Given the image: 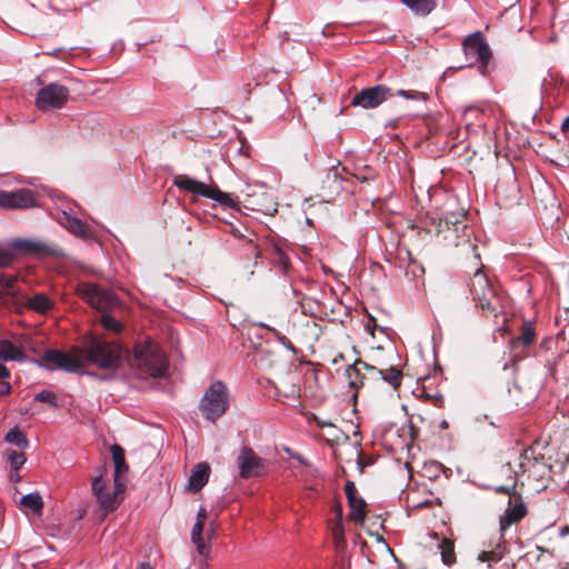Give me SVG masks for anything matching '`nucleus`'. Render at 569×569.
Masks as SVG:
<instances>
[{"label": "nucleus", "mask_w": 569, "mask_h": 569, "mask_svg": "<svg viewBox=\"0 0 569 569\" xmlns=\"http://www.w3.org/2000/svg\"><path fill=\"white\" fill-rule=\"evenodd\" d=\"M69 353L81 357L101 370L116 371L123 361L121 346L99 337H91L82 347H73Z\"/></svg>", "instance_id": "nucleus-1"}, {"label": "nucleus", "mask_w": 569, "mask_h": 569, "mask_svg": "<svg viewBox=\"0 0 569 569\" xmlns=\"http://www.w3.org/2000/svg\"><path fill=\"white\" fill-rule=\"evenodd\" d=\"M76 292L91 308L103 312L100 321L106 330L111 332L122 330V325L113 316L106 312L119 305V298L112 290L94 282L80 281L76 286Z\"/></svg>", "instance_id": "nucleus-2"}, {"label": "nucleus", "mask_w": 569, "mask_h": 569, "mask_svg": "<svg viewBox=\"0 0 569 569\" xmlns=\"http://www.w3.org/2000/svg\"><path fill=\"white\" fill-rule=\"evenodd\" d=\"M130 366L141 378H162L168 373L169 365L162 349L147 341L134 347Z\"/></svg>", "instance_id": "nucleus-3"}, {"label": "nucleus", "mask_w": 569, "mask_h": 569, "mask_svg": "<svg viewBox=\"0 0 569 569\" xmlns=\"http://www.w3.org/2000/svg\"><path fill=\"white\" fill-rule=\"evenodd\" d=\"M37 363L39 367L50 371L63 370L69 373L86 375L90 378L101 381L107 379L106 376L94 371L86 370L84 367L89 362L81 357L58 349H46L42 355V359L37 361Z\"/></svg>", "instance_id": "nucleus-4"}, {"label": "nucleus", "mask_w": 569, "mask_h": 569, "mask_svg": "<svg viewBox=\"0 0 569 569\" xmlns=\"http://www.w3.org/2000/svg\"><path fill=\"white\" fill-rule=\"evenodd\" d=\"M230 407V392L227 385L222 380H214L206 388L198 408L202 417L216 422L220 419Z\"/></svg>", "instance_id": "nucleus-5"}, {"label": "nucleus", "mask_w": 569, "mask_h": 569, "mask_svg": "<svg viewBox=\"0 0 569 569\" xmlns=\"http://www.w3.org/2000/svg\"><path fill=\"white\" fill-rule=\"evenodd\" d=\"M463 52L469 63L468 67L478 63V70L481 76L488 77L495 70L492 61V51L486 42L480 31H477L466 38L462 43Z\"/></svg>", "instance_id": "nucleus-6"}, {"label": "nucleus", "mask_w": 569, "mask_h": 569, "mask_svg": "<svg viewBox=\"0 0 569 569\" xmlns=\"http://www.w3.org/2000/svg\"><path fill=\"white\" fill-rule=\"evenodd\" d=\"M469 291L476 306L481 310L497 315L501 308L500 298L490 284L488 277L477 270L469 283Z\"/></svg>", "instance_id": "nucleus-7"}, {"label": "nucleus", "mask_w": 569, "mask_h": 569, "mask_svg": "<svg viewBox=\"0 0 569 569\" xmlns=\"http://www.w3.org/2000/svg\"><path fill=\"white\" fill-rule=\"evenodd\" d=\"M236 466L241 479L262 478L269 472V462L260 457L251 447H241L236 458Z\"/></svg>", "instance_id": "nucleus-8"}, {"label": "nucleus", "mask_w": 569, "mask_h": 569, "mask_svg": "<svg viewBox=\"0 0 569 569\" xmlns=\"http://www.w3.org/2000/svg\"><path fill=\"white\" fill-rule=\"evenodd\" d=\"M70 90L58 82L42 87L36 97V106L41 111L60 109L68 100Z\"/></svg>", "instance_id": "nucleus-9"}, {"label": "nucleus", "mask_w": 569, "mask_h": 569, "mask_svg": "<svg viewBox=\"0 0 569 569\" xmlns=\"http://www.w3.org/2000/svg\"><path fill=\"white\" fill-rule=\"evenodd\" d=\"M393 97L392 90L385 84H376L361 89L350 101L352 107H361L362 109H375L381 103Z\"/></svg>", "instance_id": "nucleus-10"}, {"label": "nucleus", "mask_w": 569, "mask_h": 569, "mask_svg": "<svg viewBox=\"0 0 569 569\" xmlns=\"http://www.w3.org/2000/svg\"><path fill=\"white\" fill-rule=\"evenodd\" d=\"M34 206V193L29 189H19L16 191H0L1 208L26 209Z\"/></svg>", "instance_id": "nucleus-11"}, {"label": "nucleus", "mask_w": 569, "mask_h": 569, "mask_svg": "<svg viewBox=\"0 0 569 569\" xmlns=\"http://www.w3.org/2000/svg\"><path fill=\"white\" fill-rule=\"evenodd\" d=\"M106 485L101 475L96 476L92 480L91 489L96 496L101 510H103V517L113 511L117 506V493L104 489Z\"/></svg>", "instance_id": "nucleus-12"}, {"label": "nucleus", "mask_w": 569, "mask_h": 569, "mask_svg": "<svg viewBox=\"0 0 569 569\" xmlns=\"http://www.w3.org/2000/svg\"><path fill=\"white\" fill-rule=\"evenodd\" d=\"M345 492L350 507V518L357 522L365 519V500L358 496L357 487L352 481H348L345 486Z\"/></svg>", "instance_id": "nucleus-13"}, {"label": "nucleus", "mask_w": 569, "mask_h": 569, "mask_svg": "<svg viewBox=\"0 0 569 569\" xmlns=\"http://www.w3.org/2000/svg\"><path fill=\"white\" fill-rule=\"evenodd\" d=\"M509 506L505 511V515L500 518V530L503 532L508 527L518 522L527 515V508L521 499L518 498V501L512 506V497L509 498Z\"/></svg>", "instance_id": "nucleus-14"}, {"label": "nucleus", "mask_w": 569, "mask_h": 569, "mask_svg": "<svg viewBox=\"0 0 569 569\" xmlns=\"http://www.w3.org/2000/svg\"><path fill=\"white\" fill-rule=\"evenodd\" d=\"M536 330L531 320H525L520 327V333L511 339V351L518 357V349L520 347H530L536 341Z\"/></svg>", "instance_id": "nucleus-15"}, {"label": "nucleus", "mask_w": 569, "mask_h": 569, "mask_svg": "<svg viewBox=\"0 0 569 569\" xmlns=\"http://www.w3.org/2000/svg\"><path fill=\"white\" fill-rule=\"evenodd\" d=\"M59 222L68 231L81 239H88L90 232L87 226L77 217H73L70 212L62 211Z\"/></svg>", "instance_id": "nucleus-16"}, {"label": "nucleus", "mask_w": 569, "mask_h": 569, "mask_svg": "<svg viewBox=\"0 0 569 569\" xmlns=\"http://www.w3.org/2000/svg\"><path fill=\"white\" fill-rule=\"evenodd\" d=\"M210 476V467L207 462L197 463L192 470L189 478V489L192 492H197L201 490L208 482Z\"/></svg>", "instance_id": "nucleus-17"}, {"label": "nucleus", "mask_w": 569, "mask_h": 569, "mask_svg": "<svg viewBox=\"0 0 569 569\" xmlns=\"http://www.w3.org/2000/svg\"><path fill=\"white\" fill-rule=\"evenodd\" d=\"M204 198L218 202L223 208L239 209L240 201L238 196L223 192L218 187L208 186Z\"/></svg>", "instance_id": "nucleus-18"}, {"label": "nucleus", "mask_w": 569, "mask_h": 569, "mask_svg": "<svg viewBox=\"0 0 569 569\" xmlns=\"http://www.w3.org/2000/svg\"><path fill=\"white\" fill-rule=\"evenodd\" d=\"M173 184L193 196L204 197L208 184L190 178L186 174H178L173 179Z\"/></svg>", "instance_id": "nucleus-19"}, {"label": "nucleus", "mask_w": 569, "mask_h": 569, "mask_svg": "<svg viewBox=\"0 0 569 569\" xmlns=\"http://www.w3.org/2000/svg\"><path fill=\"white\" fill-rule=\"evenodd\" d=\"M506 552L505 542L499 541L490 550L481 551L477 560L479 562H487V567L491 569L495 563H498L505 557Z\"/></svg>", "instance_id": "nucleus-20"}, {"label": "nucleus", "mask_w": 569, "mask_h": 569, "mask_svg": "<svg viewBox=\"0 0 569 569\" xmlns=\"http://www.w3.org/2000/svg\"><path fill=\"white\" fill-rule=\"evenodd\" d=\"M27 359L24 351L11 341L0 340V360L22 362Z\"/></svg>", "instance_id": "nucleus-21"}, {"label": "nucleus", "mask_w": 569, "mask_h": 569, "mask_svg": "<svg viewBox=\"0 0 569 569\" xmlns=\"http://www.w3.org/2000/svg\"><path fill=\"white\" fill-rule=\"evenodd\" d=\"M412 13L427 17L437 8V0H401Z\"/></svg>", "instance_id": "nucleus-22"}, {"label": "nucleus", "mask_w": 569, "mask_h": 569, "mask_svg": "<svg viewBox=\"0 0 569 569\" xmlns=\"http://www.w3.org/2000/svg\"><path fill=\"white\" fill-rule=\"evenodd\" d=\"M26 306L37 313L44 315L53 308V302L46 293L39 292L29 298Z\"/></svg>", "instance_id": "nucleus-23"}, {"label": "nucleus", "mask_w": 569, "mask_h": 569, "mask_svg": "<svg viewBox=\"0 0 569 569\" xmlns=\"http://www.w3.org/2000/svg\"><path fill=\"white\" fill-rule=\"evenodd\" d=\"M292 292L295 297H297V302L301 307V312L303 315H315L317 311H319L320 308V301L302 295L298 289L292 287Z\"/></svg>", "instance_id": "nucleus-24"}, {"label": "nucleus", "mask_w": 569, "mask_h": 569, "mask_svg": "<svg viewBox=\"0 0 569 569\" xmlns=\"http://www.w3.org/2000/svg\"><path fill=\"white\" fill-rule=\"evenodd\" d=\"M16 282L17 277L14 274L0 272V297H17Z\"/></svg>", "instance_id": "nucleus-25"}, {"label": "nucleus", "mask_w": 569, "mask_h": 569, "mask_svg": "<svg viewBox=\"0 0 569 569\" xmlns=\"http://www.w3.org/2000/svg\"><path fill=\"white\" fill-rule=\"evenodd\" d=\"M271 260H272V263L274 264V267L279 268L280 272L283 276H287L288 270L290 268V260L281 247L274 246L272 248Z\"/></svg>", "instance_id": "nucleus-26"}, {"label": "nucleus", "mask_w": 569, "mask_h": 569, "mask_svg": "<svg viewBox=\"0 0 569 569\" xmlns=\"http://www.w3.org/2000/svg\"><path fill=\"white\" fill-rule=\"evenodd\" d=\"M345 376L348 380L349 387L355 390L363 385V379L366 378L358 365L355 363L349 365L346 368Z\"/></svg>", "instance_id": "nucleus-27"}, {"label": "nucleus", "mask_w": 569, "mask_h": 569, "mask_svg": "<svg viewBox=\"0 0 569 569\" xmlns=\"http://www.w3.org/2000/svg\"><path fill=\"white\" fill-rule=\"evenodd\" d=\"M443 565L451 566L456 562L455 545L451 540L442 538L438 545Z\"/></svg>", "instance_id": "nucleus-28"}, {"label": "nucleus", "mask_w": 569, "mask_h": 569, "mask_svg": "<svg viewBox=\"0 0 569 569\" xmlns=\"http://www.w3.org/2000/svg\"><path fill=\"white\" fill-rule=\"evenodd\" d=\"M111 453L114 465V477L117 478L128 470V465L126 462L124 450L119 445H112Z\"/></svg>", "instance_id": "nucleus-29"}, {"label": "nucleus", "mask_w": 569, "mask_h": 569, "mask_svg": "<svg viewBox=\"0 0 569 569\" xmlns=\"http://www.w3.org/2000/svg\"><path fill=\"white\" fill-rule=\"evenodd\" d=\"M20 503L33 511L34 513H39L42 510L43 501L42 497L38 492H30L24 495L20 499Z\"/></svg>", "instance_id": "nucleus-30"}, {"label": "nucleus", "mask_w": 569, "mask_h": 569, "mask_svg": "<svg viewBox=\"0 0 569 569\" xmlns=\"http://www.w3.org/2000/svg\"><path fill=\"white\" fill-rule=\"evenodd\" d=\"M382 375H377L381 380L389 383L393 389H397L401 383L402 372L397 367L391 366L387 370L381 369Z\"/></svg>", "instance_id": "nucleus-31"}, {"label": "nucleus", "mask_w": 569, "mask_h": 569, "mask_svg": "<svg viewBox=\"0 0 569 569\" xmlns=\"http://www.w3.org/2000/svg\"><path fill=\"white\" fill-rule=\"evenodd\" d=\"M20 248L26 249L29 252L33 253H43V254H52V249L40 241H31V240H20L17 243Z\"/></svg>", "instance_id": "nucleus-32"}, {"label": "nucleus", "mask_w": 569, "mask_h": 569, "mask_svg": "<svg viewBox=\"0 0 569 569\" xmlns=\"http://www.w3.org/2000/svg\"><path fill=\"white\" fill-rule=\"evenodd\" d=\"M4 439L7 442L16 445L21 449H26L29 445L26 433L18 428H11Z\"/></svg>", "instance_id": "nucleus-33"}, {"label": "nucleus", "mask_w": 569, "mask_h": 569, "mask_svg": "<svg viewBox=\"0 0 569 569\" xmlns=\"http://www.w3.org/2000/svg\"><path fill=\"white\" fill-rule=\"evenodd\" d=\"M371 33L373 40L377 42H386L397 37L395 30L382 23L375 26Z\"/></svg>", "instance_id": "nucleus-34"}, {"label": "nucleus", "mask_w": 569, "mask_h": 569, "mask_svg": "<svg viewBox=\"0 0 569 569\" xmlns=\"http://www.w3.org/2000/svg\"><path fill=\"white\" fill-rule=\"evenodd\" d=\"M202 532H203L202 520L197 519L196 523L193 525L192 530H191V540L197 546L198 552L200 555L203 553L204 548H206Z\"/></svg>", "instance_id": "nucleus-35"}, {"label": "nucleus", "mask_w": 569, "mask_h": 569, "mask_svg": "<svg viewBox=\"0 0 569 569\" xmlns=\"http://www.w3.org/2000/svg\"><path fill=\"white\" fill-rule=\"evenodd\" d=\"M33 399L34 401L46 402L53 409H57L59 407L57 395L50 390L43 389L39 391L38 393L34 395Z\"/></svg>", "instance_id": "nucleus-36"}, {"label": "nucleus", "mask_w": 569, "mask_h": 569, "mask_svg": "<svg viewBox=\"0 0 569 569\" xmlns=\"http://www.w3.org/2000/svg\"><path fill=\"white\" fill-rule=\"evenodd\" d=\"M353 176L357 180L368 183L376 179L377 172L372 168L365 166L363 168L357 169Z\"/></svg>", "instance_id": "nucleus-37"}, {"label": "nucleus", "mask_w": 569, "mask_h": 569, "mask_svg": "<svg viewBox=\"0 0 569 569\" xmlns=\"http://www.w3.org/2000/svg\"><path fill=\"white\" fill-rule=\"evenodd\" d=\"M8 460L10 462L11 469L14 471H18L24 465L26 457L21 452H18L16 450H9L8 451Z\"/></svg>", "instance_id": "nucleus-38"}, {"label": "nucleus", "mask_w": 569, "mask_h": 569, "mask_svg": "<svg viewBox=\"0 0 569 569\" xmlns=\"http://www.w3.org/2000/svg\"><path fill=\"white\" fill-rule=\"evenodd\" d=\"M509 478L511 480V485L510 486H495V487L487 486L485 488L486 489H492L496 493H506V495H510L511 496L512 491L515 490L516 485H517L516 473L513 472V476H510Z\"/></svg>", "instance_id": "nucleus-39"}, {"label": "nucleus", "mask_w": 569, "mask_h": 569, "mask_svg": "<svg viewBox=\"0 0 569 569\" xmlns=\"http://www.w3.org/2000/svg\"><path fill=\"white\" fill-rule=\"evenodd\" d=\"M397 94L400 96V97H403L406 99H413V100H418V99H422V100H426L427 97L425 93L422 92H416V91H410V90H398L397 91Z\"/></svg>", "instance_id": "nucleus-40"}, {"label": "nucleus", "mask_w": 569, "mask_h": 569, "mask_svg": "<svg viewBox=\"0 0 569 569\" xmlns=\"http://www.w3.org/2000/svg\"><path fill=\"white\" fill-rule=\"evenodd\" d=\"M355 365H358V367L362 370H367L368 372H370L373 377H377V375H382L381 372V369H378L376 368L375 366L372 365H369L365 361H362L361 359H358L355 361Z\"/></svg>", "instance_id": "nucleus-41"}, {"label": "nucleus", "mask_w": 569, "mask_h": 569, "mask_svg": "<svg viewBox=\"0 0 569 569\" xmlns=\"http://www.w3.org/2000/svg\"><path fill=\"white\" fill-rule=\"evenodd\" d=\"M13 256L9 250L0 248V268H6L11 264Z\"/></svg>", "instance_id": "nucleus-42"}, {"label": "nucleus", "mask_w": 569, "mask_h": 569, "mask_svg": "<svg viewBox=\"0 0 569 569\" xmlns=\"http://www.w3.org/2000/svg\"><path fill=\"white\" fill-rule=\"evenodd\" d=\"M269 333L279 341L282 346L288 340L283 335H281L276 328H269Z\"/></svg>", "instance_id": "nucleus-43"}, {"label": "nucleus", "mask_w": 569, "mask_h": 569, "mask_svg": "<svg viewBox=\"0 0 569 569\" xmlns=\"http://www.w3.org/2000/svg\"><path fill=\"white\" fill-rule=\"evenodd\" d=\"M12 388H11V385L9 382H6V381H2L0 383V395L1 396H7L11 392Z\"/></svg>", "instance_id": "nucleus-44"}, {"label": "nucleus", "mask_w": 569, "mask_h": 569, "mask_svg": "<svg viewBox=\"0 0 569 569\" xmlns=\"http://www.w3.org/2000/svg\"><path fill=\"white\" fill-rule=\"evenodd\" d=\"M11 373L9 371V369L3 366L2 363H0V379H8L10 378Z\"/></svg>", "instance_id": "nucleus-45"}, {"label": "nucleus", "mask_w": 569, "mask_h": 569, "mask_svg": "<svg viewBox=\"0 0 569 569\" xmlns=\"http://www.w3.org/2000/svg\"><path fill=\"white\" fill-rule=\"evenodd\" d=\"M315 421L317 422V426L320 428L323 427H333V423L328 420L319 419L318 417H315Z\"/></svg>", "instance_id": "nucleus-46"}, {"label": "nucleus", "mask_w": 569, "mask_h": 569, "mask_svg": "<svg viewBox=\"0 0 569 569\" xmlns=\"http://www.w3.org/2000/svg\"><path fill=\"white\" fill-rule=\"evenodd\" d=\"M283 347L291 351L293 355H297L298 353V349L293 346V343L289 340H287L284 343H283Z\"/></svg>", "instance_id": "nucleus-47"}, {"label": "nucleus", "mask_w": 569, "mask_h": 569, "mask_svg": "<svg viewBox=\"0 0 569 569\" xmlns=\"http://www.w3.org/2000/svg\"><path fill=\"white\" fill-rule=\"evenodd\" d=\"M559 357H556L555 360L552 362L548 361L546 367L548 368V371L551 376H553V372H555V366L557 365V361H558Z\"/></svg>", "instance_id": "nucleus-48"}, {"label": "nucleus", "mask_w": 569, "mask_h": 569, "mask_svg": "<svg viewBox=\"0 0 569 569\" xmlns=\"http://www.w3.org/2000/svg\"><path fill=\"white\" fill-rule=\"evenodd\" d=\"M561 130L566 136H569V116L562 121Z\"/></svg>", "instance_id": "nucleus-49"}, {"label": "nucleus", "mask_w": 569, "mask_h": 569, "mask_svg": "<svg viewBox=\"0 0 569 569\" xmlns=\"http://www.w3.org/2000/svg\"><path fill=\"white\" fill-rule=\"evenodd\" d=\"M20 480V476L18 475V471H14L11 469L9 473V481L10 482H18Z\"/></svg>", "instance_id": "nucleus-50"}, {"label": "nucleus", "mask_w": 569, "mask_h": 569, "mask_svg": "<svg viewBox=\"0 0 569 569\" xmlns=\"http://www.w3.org/2000/svg\"><path fill=\"white\" fill-rule=\"evenodd\" d=\"M250 326L266 329L268 332H269V328H271L269 325H267V323H264L262 321L251 322Z\"/></svg>", "instance_id": "nucleus-51"}, {"label": "nucleus", "mask_w": 569, "mask_h": 569, "mask_svg": "<svg viewBox=\"0 0 569 569\" xmlns=\"http://www.w3.org/2000/svg\"><path fill=\"white\" fill-rule=\"evenodd\" d=\"M206 518H207L206 509L201 507L197 513V519L202 520V523H204Z\"/></svg>", "instance_id": "nucleus-52"}, {"label": "nucleus", "mask_w": 569, "mask_h": 569, "mask_svg": "<svg viewBox=\"0 0 569 569\" xmlns=\"http://www.w3.org/2000/svg\"><path fill=\"white\" fill-rule=\"evenodd\" d=\"M291 458L298 460L302 465H308L307 460L299 453L291 455Z\"/></svg>", "instance_id": "nucleus-53"}, {"label": "nucleus", "mask_w": 569, "mask_h": 569, "mask_svg": "<svg viewBox=\"0 0 569 569\" xmlns=\"http://www.w3.org/2000/svg\"><path fill=\"white\" fill-rule=\"evenodd\" d=\"M137 569H154L149 562H140Z\"/></svg>", "instance_id": "nucleus-54"}, {"label": "nucleus", "mask_w": 569, "mask_h": 569, "mask_svg": "<svg viewBox=\"0 0 569 569\" xmlns=\"http://www.w3.org/2000/svg\"><path fill=\"white\" fill-rule=\"evenodd\" d=\"M445 223L448 226L449 223H452L455 227H456V230H458L459 226L461 224V222L456 219L455 221L452 220H449L448 218L445 220Z\"/></svg>", "instance_id": "nucleus-55"}, {"label": "nucleus", "mask_w": 569, "mask_h": 569, "mask_svg": "<svg viewBox=\"0 0 569 569\" xmlns=\"http://www.w3.org/2000/svg\"><path fill=\"white\" fill-rule=\"evenodd\" d=\"M87 511L84 509L82 510H79L78 511V516H77V520H81L83 519V517L86 516Z\"/></svg>", "instance_id": "nucleus-56"}, {"label": "nucleus", "mask_w": 569, "mask_h": 569, "mask_svg": "<svg viewBox=\"0 0 569 569\" xmlns=\"http://www.w3.org/2000/svg\"><path fill=\"white\" fill-rule=\"evenodd\" d=\"M397 122H398V120H391V121L387 122L386 127L396 128Z\"/></svg>", "instance_id": "nucleus-57"}, {"label": "nucleus", "mask_w": 569, "mask_h": 569, "mask_svg": "<svg viewBox=\"0 0 569 569\" xmlns=\"http://www.w3.org/2000/svg\"><path fill=\"white\" fill-rule=\"evenodd\" d=\"M528 452H529V449H523V450H522V453H521V456H520V457H521L522 459H529Z\"/></svg>", "instance_id": "nucleus-58"}, {"label": "nucleus", "mask_w": 569, "mask_h": 569, "mask_svg": "<svg viewBox=\"0 0 569 569\" xmlns=\"http://www.w3.org/2000/svg\"><path fill=\"white\" fill-rule=\"evenodd\" d=\"M254 336L257 339H260V340L267 339L268 340V338L263 333H256Z\"/></svg>", "instance_id": "nucleus-59"}, {"label": "nucleus", "mask_w": 569, "mask_h": 569, "mask_svg": "<svg viewBox=\"0 0 569 569\" xmlns=\"http://www.w3.org/2000/svg\"><path fill=\"white\" fill-rule=\"evenodd\" d=\"M502 468H507L509 472H512L510 462L506 463Z\"/></svg>", "instance_id": "nucleus-60"}, {"label": "nucleus", "mask_w": 569, "mask_h": 569, "mask_svg": "<svg viewBox=\"0 0 569 569\" xmlns=\"http://www.w3.org/2000/svg\"><path fill=\"white\" fill-rule=\"evenodd\" d=\"M440 426H441V428H447L448 427V422L446 420H443Z\"/></svg>", "instance_id": "nucleus-61"}, {"label": "nucleus", "mask_w": 569, "mask_h": 569, "mask_svg": "<svg viewBox=\"0 0 569 569\" xmlns=\"http://www.w3.org/2000/svg\"><path fill=\"white\" fill-rule=\"evenodd\" d=\"M417 268L419 269V272H420L421 274L425 272L423 267H421V266H417Z\"/></svg>", "instance_id": "nucleus-62"}, {"label": "nucleus", "mask_w": 569, "mask_h": 569, "mask_svg": "<svg viewBox=\"0 0 569 569\" xmlns=\"http://www.w3.org/2000/svg\"><path fill=\"white\" fill-rule=\"evenodd\" d=\"M487 415H483V416H479V421H482L483 419H487Z\"/></svg>", "instance_id": "nucleus-63"}, {"label": "nucleus", "mask_w": 569, "mask_h": 569, "mask_svg": "<svg viewBox=\"0 0 569 569\" xmlns=\"http://www.w3.org/2000/svg\"><path fill=\"white\" fill-rule=\"evenodd\" d=\"M417 272H419V269L417 268L416 270H412V273L416 276Z\"/></svg>", "instance_id": "nucleus-64"}]
</instances>
